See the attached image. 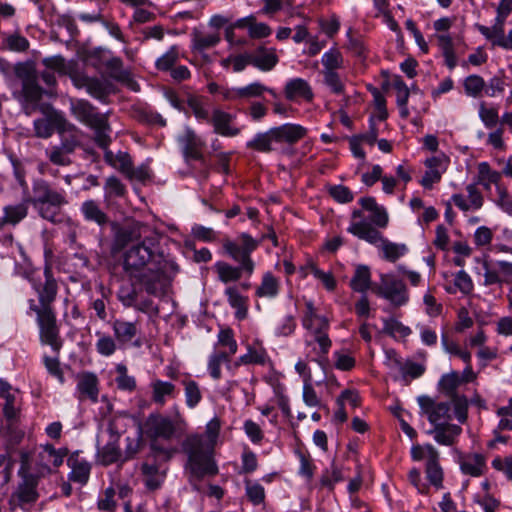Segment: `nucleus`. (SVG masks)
I'll return each mask as SVG.
<instances>
[{
	"instance_id": "1",
	"label": "nucleus",
	"mask_w": 512,
	"mask_h": 512,
	"mask_svg": "<svg viewBox=\"0 0 512 512\" xmlns=\"http://www.w3.org/2000/svg\"><path fill=\"white\" fill-rule=\"evenodd\" d=\"M159 237L145 236L141 242L131 245L123 254V269L130 278L137 279L144 290L154 296L165 292V260L158 250Z\"/></svg>"
},
{
	"instance_id": "2",
	"label": "nucleus",
	"mask_w": 512,
	"mask_h": 512,
	"mask_svg": "<svg viewBox=\"0 0 512 512\" xmlns=\"http://www.w3.org/2000/svg\"><path fill=\"white\" fill-rule=\"evenodd\" d=\"M220 431V421L212 419L206 425L207 440L202 435H190L182 443V449L188 460L185 469L188 480L196 491H201V481L205 477L218 474V467L213 460V449Z\"/></svg>"
},
{
	"instance_id": "3",
	"label": "nucleus",
	"mask_w": 512,
	"mask_h": 512,
	"mask_svg": "<svg viewBox=\"0 0 512 512\" xmlns=\"http://www.w3.org/2000/svg\"><path fill=\"white\" fill-rule=\"evenodd\" d=\"M184 420L177 415L175 419L161 414H150L144 424V432L150 439V450L155 460L169 461L175 450L166 448L158 443L159 439L170 441L181 435Z\"/></svg>"
},
{
	"instance_id": "4",
	"label": "nucleus",
	"mask_w": 512,
	"mask_h": 512,
	"mask_svg": "<svg viewBox=\"0 0 512 512\" xmlns=\"http://www.w3.org/2000/svg\"><path fill=\"white\" fill-rule=\"evenodd\" d=\"M41 218L51 222L62 221L61 209L68 204L65 194L55 190L49 182L44 179H35L32 183V194L27 198Z\"/></svg>"
},
{
	"instance_id": "5",
	"label": "nucleus",
	"mask_w": 512,
	"mask_h": 512,
	"mask_svg": "<svg viewBox=\"0 0 512 512\" xmlns=\"http://www.w3.org/2000/svg\"><path fill=\"white\" fill-rule=\"evenodd\" d=\"M71 112L75 118L94 130V141L100 148H107L111 143V127L108 115L99 113L87 100H76L71 103Z\"/></svg>"
},
{
	"instance_id": "6",
	"label": "nucleus",
	"mask_w": 512,
	"mask_h": 512,
	"mask_svg": "<svg viewBox=\"0 0 512 512\" xmlns=\"http://www.w3.org/2000/svg\"><path fill=\"white\" fill-rule=\"evenodd\" d=\"M18 475L21 478L16 490L12 493V500L19 506L33 504L39 498L37 486L39 479L38 473L31 471L30 456L26 452L20 454V469Z\"/></svg>"
},
{
	"instance_id": "7",
	"label": "nucleus",
	"mask_w": 512,
	"mask_h": 512,
	"mask_svg": "<svg viewBox=\"0 0 512 512\" xmlns=\"http://www.w3.org/2000/svg\"><path fill=\"white\" fill-rule=\"evenodd\" d=\"M258 244V241L253 239L249 234L242 233L237 241L226 240L223 247L235 261L242 264L244 271L248 274H252L254 263L250 254L257 248Z\"/></svg>"
},
{
	"instance_id": "8",
	"label": "nucleus",
	"mask_w": 512,
	"mask_h": 512,
	"mask_svg": "<svg viewBox=\"0 0 512 512\" xmlns=\"http://www.w3.org/2000/svg\"><path fill=\"white\" fill-rule=\"evenodd\" d=\"M31 310L37 315V322L40 328V338L44 344L50 345L53 350L59 351L62 342L59 337V328L56 323V316L53 309H38V306L31 301Z\"/></svg>"
},
{
	"instance_id": "9",
	"label": "nucleus",
	"mask_w": 512,
	"mask_h": 512,
	"mask_svg": "<svg viewBox=\"0 0 512 512\" xmlns=\"http://www.w3.org/2000/svg\"><path fill=\"white\" fill-rule=\"evenodd\" d=\"M32 287L38 295V309H52L58 293V283L53 276L52 269L46 265L42 275L30 279Z\"/></svg>"
},
{
	"instance_id": "10",
	"label": "nucleus",
	"mask_w": 512,
	"mask_h": 512,
	"mask_svg": "<svg viewBox=\"0 0 512 512\" xmlns=\"http://www.w3.org/2000/svg\"><path fill=\"white\" fill-rule=\"evenodd\" d=\"M372 290L376 295L387 299L397 307L406 304L409 298L403 281L387 274L381 275L380 284L373 287Z\"/></svg>"
},
{
	"instance_id": "11",
	"label": "nucleus",
	"mask_w": 512,
	"mask_h": 512,
	"mask_svg": "<svg viewBox=\"0 0 512 512\" xmlns=\"http://www.w3.org/2000/svg\"><path fill=\"white\" fill-rule=\"evenodd\" d=\"M71 80L77 88H85L94 98L104 101L112 91V83L106 79L89 77L85 73H71Z\"/></svg>"
},
{
	"instance_id": "12",
	"label": "nucleus",
	"mask_w": 512,
	"mask_h": 512,
	"mask_svg": "<svg viewBox=\"0 0 512 512\" xmlns=\"http://www.w3.org/2000/svg\"><path fill=\"white\" fill-rule=\"evenodd\" d=\"M421 413L426 415L431 424L440 425L449 423L452 419L450 414V403L435 402L427 395H421L417 398Z\"/></svg>"
},
{
	"instance_id": "13",
	"label": "nucleus",
	"mask_w": 512,
	"mask_h": 512,
	"mask_svg": "<svg viewBox=\"0 0 512 512\" xmlns=\"http://www.w3.org/2000/svg\"><path fill=\"white\" fill-rule=\"evenodd\" d=\"M68 454V449H55L53 445L41 446L36 457L35 472L38 476L45 477L51 473V466L59 467Z\"/></svg>"
},
{
	"instance_id": "14",
	"label": "nucleus",
	"mask_w": 512,
	"mask_h": 512,
	"mask_svg": "<svg viewBox=\"0 0 512 512\" xmlns=\"http://www.w3.org/2000/svg\"><path fill=\"white\" fill-rule=\"evenodd\" d=\"M148 226L139 222L119 228L114 237V249L121 250L129 244H136L142 241L145 236H151Z\"/></svg>"
},
{
	"instance_id": "15",
	"label": "nucleus",
	"mask_w": 512,
	"mask_h": 512,
	"mask_svg": "<svg viewBox=\"0 0 512 512\" xmlns=\"http://www.w3.org/2000/svg\"><path fill=\"white\" fill-rule=\"evenodd\" d=\"M16 75L22 80V91L27 101L38 102L42 97V88L37 81V75L31 67L19 64L15 69Z\"/></svg>"
},
{
	"instance_id": "16",
	"label": "nucleus",
	"mask_w": 512,
	"mask_h": 512,
	"mask_svg": "<svg viewBox=\"0 0 512 512\" xmlns=\"http://www.w3.org/2000/svg\"><path fill=\"white\" fill-rule=\"evenodd\" d=\"M57 132L60 136L57 145L69 154L72 155L81 146L82 132L62 117L57 119Z\"/></svg>"
},
{
	"instance_id": "17",
	"label": "nucleus",
	"mask_w": 512,
	"mask_h": 512,
	"mask_svg": "<svg viewBox=\"0 0 512 512\" xmlns=\"http://www.w3.org/2000/svg\"><path fill=\"white\" fill-rule=\"evenodd\" d=\"M178 141L182 146L183 155L187 162L190 160H204L201 151L204 143L191 128L186 127Z\"/></svg>"
},
{
	"instance_id": "18",
	"label": "nucleus",
	"mask_w": 512,
	"mask_h": 512,
	"mask_svg": "<svg viewBox=\"0 0 512 512\" xmlns=\"http://www.w3.org/2000/svg\"><path fill=\"white\" fill-rule=\"evenodd\" d=\"M107 432L110 435L109 441L105 444L101 450H99V456L101 463L104 465H110L116 462H122V453L118 447V441L120 434L117 432L116 427L113 423H109Z\"/></svg>"
},
{
	"instance_id": "19",
	"label": "nucleus",
	"mask_w": 512,
	"mask_h": 512,
	"mask_svg": "<svg viewBox=\"0 0 512 512\" xmlns=\"http://www.w3.org/2000/svg\"><path fill=\"white\" fill-rule=\"evenodd\" d=\"M234 118V115L216 109L208 122L212 123L215 133L225 137H235L240 134L241 129L232 125Z\"/></svg>"
},
{
	"instance_id": "20",
	"label": "nucleus",
	"mask_w": 512,
	"mask_h": 512,
	"mask_svg": "<svg viewBox=\"0 0 512 512\" xmlns=\"http://www.w3.org/2000/svg\"><path fill=\"white\" fill-rule=\"evenodd\" d=\"M271 129L274 135L275 144L286 143L292 145L306 135V129L298 124L287 123Z\"/></svg>"
},
{
	"instance_id": "21",
	"label": "nucleus",
	"mask_w": 512,
	"mask_h": 512,
	"mask_svg": "<svg viewBox=\"0 0 512 512\" xmlns=\"http://www.w3.org/2000/svg\"><path fill=\"white\" fill-rule=\"evenodd\" d=\"M427 448V462H426V477L437 489L443 486V470L439 464V453L434 446L426 444Z\"/></svg>"
},
{
	"instance_id": "22",
	"label": "nucleus",
	"mask_w": 512,
	"mask_h": 512,
	"mask_svg": "<svg viewBox=\"0 0 512 512\" xmlns=\"http://www.w3.org/2000/svg\"><path fill=\"white\" fill-rule=\"evenodd\" d=\"M160 462L162 461L159 459L155 460L151 453L148 456L147 461L141 466L145 486L151 491L158 489L164 480V474L159 472L158 463Z\"/></svg>"
},
{
	"instance_id": "23",
	"label": "nucleus",
	"mask_w": 512,
	"mask_h": 512,
	"mask_svg": "<svg viewBox=\"0 0 512 512\" xmlns=\"http://www.w3.org/2000/svg\"><path fill=\"white\" fill-rule=\"evenodd\" d=\"M77 390L79 399H89L92 402L98 401V380L93 373H83L78 376Z\"/></svg>"
},
{
	"instance_id": "24",
	"label": "nucleus",
	"mask_w": 512,
	"mask_h": 512,
	"mask_svg": "<svg viewBox=\"0 0 512 512\" xmlns=\"http://www.w3.org/2000/svg\"><path fill=\"white\" fill-rule=\"evenodd\" d=\"M285 97L293 101L302 98L306 101L313 99V92L308 82L302 78H295L288 81L284 88Z\"/></svg>"
},
{
	"instance_id": "25",
	"label": "nucleus",
	"mask_w": 512,
	"mask_h": 512,
	"mask_svg": "<svg viewBox=\"0 0 512 512\" xmlns=\"http://www.w3.org/2000/svg\"><path fill=\"white\" fill-rule=\"evenodd\" d=\"M348 232L371 244H377L383 241L382 234L372 224L366 221L351 223L348 227Z\"/></svg>"
},
{
	"instance_id": "26",
	"label": "nucleus",
	"mask_w": 512,
	"mask_h": 512,
	"mask_svg": "<svg viewBox=\"0 0 512 512\" xmlns=\"http://www.w3.org/2000/svg\"><path fill=\"white\" fill-rule=\"evenodd\" d=\"M80 211L84 219L104 227L110 222L109 216L101 209L95 200H86L81 204Z\"/></svg>"
},
{
	"instance_id": "27",
	"label": "nucleus",
	"mask_w": 512,
	"mask_h": 512,
	"mask_svg": "<svg viewBox=\"0 0 512 512\" xmlns=\"http://www.w3.org/2000/svg\"><path fill=\"white\" fill-rule=\"evenodd\" d=\"M462 429L460 426L450 423L435 425L433 430L428 431L434 435V439L438 444L451 446L455 442L457 436L460 435Z\"/></svg>"
},
{
	"instance_id": "28",
	"label": "nucleus",
	"mask_w": 512,
	"mask_h": 512,
	"mask_svg": "<svg viewBox=\"0 0 512 512\" xmlns=\"http://www.w3.org/2000/svg\"><path fill=\"white\" fill-rule=\"evenodd\" d=\"M28 202L27 199L24 202L7 205L3 208V216L0 218V228L5 224L17 225L28 215Z\"/></svg>"
},
{
	"instance_id": "29",
	"label": "nucleus",
	"mask_w": 512,
	"mask_h": 512,
	"mask_svg": "<svg viewBox=\"0 0 512 512\" xmlns=\"http://www.w3.org/2000/svg\"><path fill=\"white\" fill-rule=\"evenodd\" d=\"M67 463L72 469L70 473V480L80 484H85L89 479L91 470L90 464L84 460H80L78 452L72 454L68 458Z\"/></svg>"
},
{
	"instance_id": "30",
	"label": "nucleus",
	"mask_w": 512,
	"mask_h": 512,
	"mask_svg": "<svg viewBox=\"0 0 512 512\" xmlns=\"http://www.w3.org/2000/svg\"><path fill=\"white\" fill-rule=\"evenodd\" d=\"M278 63V57L273 49L260 47L251 54V65L262 71L272 70Z\"/></svg>"
},
{
	"instance_id": "31",
	"label": "nucleus",
	"mask_w": 512,
	"mask_h": 512,
	"mask_svg": "<svg viewBox=\"0 0 512 512\" xmlns=\"http://www.w3.org/2000/svg\"><path fill=\"white\" fill-rule=\"evenodd\" d=\"M112 329L116 340L120 344H126L138 334L137 322H129L117 319L112 324Z\"/></svg>"
},
{
	"instance_id": "32",
	"label": "nucleus",
	"mask_w": 512,
	"mask_h": 512,
	"mask_svg": "<svg viewBox=\"0 0 512 512\" xmlns=\"http://www.w3.org/2000/svg\"><path fill=\"white\" fill-rule=\"evenodd\" d=\"M460 468L464 474L472 477H478L483 474L485 458L483 455L478 453L469 454L461 459Z\"/></svg>"
},
{
	"instance_id": "33",
	"label": "nucleus",
	"mask_w": 512,
	"mask_h": 512,
	"mask_svg": "<svg viewBox=\"0 0 512 512\" xmlns=\"http://www.w3.org/2000/svg\"><path fill=\"white\" fill-rule=\"evenodd\" d=\"M274 135L270 128L266 132L257 133L254 138L246 143V147L261 153H270L275 148L273 147Z\"/></svg>"
},
{
	"instance_id": "34",
	"label": "nucleus",
	"mask_w": 512,
	"mask_h": 512,
	"mask_svg": "<svg viewBox=\"0 0 512 512\" xmlns=\"http://www.w3.org/2000/svg\"><path fill=\"white\" fill-rule=\"evenodd\" d=\"M351 288L360 293H365L371 288V273L366 265H359L350 281Z\"/></svg>"
},
{
	"instance_id": "35",
	"label": "nucleus",
	"mask_w": 512,
	"mask_h": 512,
	"mask_svg": "<svg viewBox=\"0 0 512 512\" xmlns=\"http://www.w3.org/2000/svg\"><path fill=\"white\" fill-rule=\"evenodd\" d=\"M42 64L49 70L56 71L62 75H68L71 78V73L78 72V69L72 63H67L65 58L61 55L46 57L42 60Z\"/></svg>"
},
{
	"instance_id": "36",
	"label": "nucleus",
	"mask_w": 512,
	"mask_h": 512,
	"mask_svg": "<svg viewBox=\"0 0 512 512\" xmlns=\"http://www.w3.org/2000/svg\"><path fill=\"white\" fill-rule=\"evenodd\" d=\"M507 16L498 14L495 18V23L492 27H487L481 24H475L476 29L491 43L504 34V24Z\"/></svg>"
},
{
	"instance_id": "37",
	"label": "nucleus",
	"mask_w": 512,
	"mask_h": 512,
	"mask_svg": "<svg viewBox=\"0 0 512 512\" xmlns=\"http://www.w3.org/2000/svg\"><path fill=\"white\" fill-rule=\"evenodd\" d=\"M0 396L5 399L3 412L8 420H14L17 417L18 409L15 405V396L11 393V386L4 381H0Z\"/></svg>"
},
{
	"instance_id": "38",
	"label": "nucleus",
	"mask_w": 512,
	"mask_h": 512,
	"mask_svg": "<svg viewBox=\"0 0 512 512\" xmlns=\"http://www.w3.org/2000/svg\"><path fill=\"white\" fill-rule=\"evenodd\" d=\"M152 399L155 403L163 405L167 397H173L175 385L167 382L156 380L152 383Z\"/></svg>"
},
{
	"instance_id": "39",
	"label": "nucleus",
	"mask_w": 512,
	"mask_h": 512,
	"mask_svg": "<svg viewBox=\"0 0 512 512\" xmlns=\"http://www.w3.org/2000/svg\"><path fill=\"white\" fill-rule=\"evenodd\" d=\"M279 290V282L278 280L271 274H264L260 286L256 289V295L258 297H268L273 298L278 294Z\"/></svg>"
},
{
	"instance_id": "40",
	"label": "nucleus",
	"mask_w": 512,
	"mask_h": 512,
	"mask_svg": "<svg viewBox=\"0 0 512 512\" xmlns=\"http://www.w3.org/2000/svg\"><path fill=\"white\" fill-rule=\"evenodd\" d=\"M399 370L402 380L409 384L411 380L421 377L425 372V366L413 361L399 362Z\"/></svg>"
},
{
	"instance_id": "41",
	"label": "nucleus",
	"mask_w": 512,
	"mask_h": 512,
	"mask_svg": "<svg viewBox=\"0 0 512 512\" xmlns=\"http://www.w3.org/2000/svg\"><path fill=\"white\" fill-rule=\"evenodd\" d=\"M215 268L219 279L224 283L239 280L244 270L242 264L239 267H233L225 262L216 263Z\"/></svg>"
},
{
	"instance_id": "42",
	"label": "nucleus",
	"mask_w": 512,
	"mask_h": 512,
	"mask_svg": "<svg viewBox=\"0 0 512 512\" xmlns=\"http://www.w3.org/2000/svg\"><path fill=\"white\" fill-rule=\"evenodd\" d=\"M194 48L203 51L214 47L219 41L220 37L218 33H203L198 30H194L192 33Z\"/></svg>"
},
{
	"instance_id": "43",
	"label": "nucleus",
	"mask_w": 512,
	"mask_h": 512,
	"mask_svg": "<svg viewBox=\"0 0 512 512\" xmlns=\"http://www.w3.org/2000/svg\"><path fill=\"white\" fill-rule=\"evenodd\" d=\"M225 294L228 297L229 304L237 309L236 317L243 319L247 314L246 299L238 292L235 287H228L225 290Z\"/></svg>"
},
{
	"instance_id": "44",
	"label": "nucleus",
	"mask_w": 512,
	"mask_h": 512,
	"mask_svg": "<svg viewBox=\"0 0 512 512\" xmlns=\"http://www.w3.org/2000/svg\"><path fill=\"white\" fill-rule=\"evenodd\" d=\"M46 158L57 166H69L72 164L71 154L64 151L58 145H52L45 150Z\"/></svg>"
},
{
	"instance_id": "45",
	"label": "nucleus",
	"mask_w": 512,
	"mask_h": 512,
	"mask_svg": "<svg viewBox=\"0 0 512 512\" xmlns=\"http://www.w3.org/2000/svg\"><path fill=\"white\" fill-rule=\"evenodd\" d=\"M462 379L459 376V373L456 371H452L448 374H444L439 381V388L442 392H444L447 396L452 397L453 395H458L456 393V389L461 384Z\"/></svg>"
},
{
	"instance_id": "46",
	"label": "nucleus",
	"mask_w": 512,
	"mask_h": 512,
	"mask_svg": "<svg viewBox=\"0 0 512 512\" xmlns=\"http://www.w3.org/2000/svg\"><path fill=\"white\" fill-rule=\"evenodd\" d=\"M264 92H269L272 96L276 97V93L273 89H270L259 82H254L245 87L238 88L240 99L257 98Z\"/></svg>"
},
{
	"instance_id": "47",
	"label": "nucleus",
	"mask_w": 512,
	"mask_h": 512,
	"mask_svg": "<svg viewBox=\"0 0 512 512\" xmlns=\"http://www.w3.org/2000/svg\"><path fill=\"white\" fill-rule=\"evenodd\" d=\"M381 243L384 258L391 262H395L407 251V248L404 244L392 243L384 238L383 241H381Z\"/></svg>"
},
{
	"instance_id": "48",
	"label": "nucleus",
	"mask_w": 512,
	"mask_h": 512,
	"mask_svg": "<svg viewBox=\"0 0 512 512\" xmlns=\"http://www.w3.org/2000/svg\"><path fill=\"white\" fill-rule=\"evenodd\" d=\"M116 372L118 376L115 378L117 387L121 390L132 391L136 387V381L134 377L127 374V367L124 364H118L116 366Z\"/></svg>"
},
{
	"instance_id": "49",
	"label": "nucleus",
	"mask_w": 512,
	"mask_h": 512,
	"mask_svg": "<svg viewBox=\"0 0 512 512\" xmlns=\"http://www.w3.org/2000/svg\"><path fill=\"white\" fill-rule=\"evenodd\" d=\"M485 88V81L479 75H470L464 80V89L467 95L479 97Z\"/></svg>"
},
{
	"instance_id": "50",
	"label": "nucleus",
	"mask_w": 512,
	"mask_h": 512,
	"mask_svg": "<svg viewBox=\"0 0 512 512\" xmlns=\"http://www.w3.org/2000/svg\"><path fill=\"white\" fill-rule=\"evenodd\" d=\"M185 387L186 404L190 408H194L202 399L201 391L198 384L193 380L183 381Z\"/></svg>"
},
{
	"instance_id": "51",
	"label": "nucleus",
	"mask_w": 512,
	"mask_h": 512,
	"mask_svg": "<svg viewBox=\"0 0 512 512\" xmlns=\"http://www.w3.org/2000/svg\"><path fill=\"white\" fill-rule=\"evenodd\" d=\"M321 61L324 66V71H335L336 69L341 68L343 65L342 55L337 50H330L325 52Z\"/></svg>"
},
{
	"instance_id": "52",
	"label": "nucleus",
	"mask_w": 512,
	"mask_h": 512,
	"mask_svg": "<svg viewBox=\"0 0 512 512\" xmlns=\"http://www.w3.org/2000/svg\"><path fill=\"white\" fill-rule=\"evenodd\" d=\"M501 173L495 170H492L490 165L487 162H481L478 164V179L488 182H493L496 188L500 184Z\"/></svg>"
},
{
	"instance_id": "53",
	"label": "nucleus",
	"mask_w": 512,
	"mask_h": 512,
	"mask_svg": "<svg viewBox=\"0 0 512 512\" xmlns=\"http://www.w3.org/2000/svg\"><path fill=\"white\" fill-rule=\"evenodd\" d=\"M454 412L457 420L464 423L467 420L468 400L464 395H453L451 397Z\"/></svg>"
},
{
	"instance_id": "54",
	"label": "nucleus",
	"mask_w": 512,
	"mask_h": 512,
	"mask_svg": "<svg viewBox=\"0 0 512 512\" xmlns=\"http://www.w3.org/2000/svg\"><path fill=\"white\" fill-rule=\"evenodd\" d=\"M303 401L307 406L316 407L321 405L315 389L311 384V375H307L303 385Z\"/></svg>"
},
{
	"instance_id": "55",
	"label": "nucleus",
	"mask_w": 512,
	"mask_h": 512,
	"mask_svg": "<svg viewBox=\"0 0 512 512\" xmlns=\"http://www.w3.org/2000/svg\"><path fill=\"white\" fill-rule=\"evenodd\" d=\"M328 192L339 203H349L353 200V193L348 187L343 185L329 186Z\"/></svg>"
},
{
	"instance_id": "56",
	"label": "nucleus",
	"mask_w": 512,
	"mask_h": 512,
	"mask_svg": "<svg viewBox=\"0 0 512 512\" xmlns=\"http://www.w3.org/2000/svg\"><path fill=\"white\" fill-rule=\"evenodd\" d=\"M246 494L248 499L254 504L259 505L265 499V491L262 485L246 481Z\"/></svg>"
},
{
	"instance_id": "57",
	"label": "nucleus",
	"mask_w": 512,
	"mask_h": 512,
	"mask_svg": "<svg viewBox=\"0 0 512 512\" xmlns=\"http://www.w3.org/2000/svg\"><path fill=\"white\" fill-rule=\"evenodd\" d=\"M496 203L503 211L512 215V195L509 194L507 188L503 185H498L496 191Z\"/></svg>"
},
{
	"instance_id": "58",
	"label": "nucleus",
	"mask_w": 512,
	"mask_h": 512,
	"mask_svg": "<svg viewBox=\"0 0 512 512\" xmlns=\"http://www.w3.org/2000/svg\"><path fill=\"white\" fill-rule=\"evenodd\" d=\"M187 104H188L189 108L192 110L194 116L198 120L209 121V119H210L209 112L204 107L200 98L195 97V96H189V98L187 100Z\"/></svg>"
},
{
	"instance_id": "59",
	"label": "nucleus",
	"mask_w": 512,
	"mask_h": 512,
	"mask_svg": "<svg viewBox=\"0 0 512 512\" xmlns=\"http://www.w3.org/2000/svg\"><path fill=\"white\" fill-rule=\"evenodd\" d=\"M114 168L121 171L123 174L127 175L129 178H132L133 175V165L131 157L128 153L119 152L116 154V161L113 166Z\"/></svg>"
},
{
	"instance_id": "60",
	"label": "nucleus",
	"mask_w": 512,
	"mask_h": 512,
	"mask_svg": "<svg viewBox=\"0 0 512 512\" xmlns=\"http://www.w3.org/2000/svg\"><path fill=\"white\" fill-rule=\"evenodd\" d=\"M14 461L5 454L0 455V485H6L12 475Z\"/></svg>"
},
{
	"instance_id": "61",
	"label": "nucleus",
	"mask_w": 512,
	"mask_h": 512,
	"mask_svg": "<svg viewBox=\"0 0 512 512\" xmlns=\"http://www.w3.org/2000/svg\"><path fill=\"white\" fill-rule=\"evenodd\" d=\"M178 59V51L175 47H171L163 56L156 61V67L159 70H171Z\"/></svg>"
},
{
	"instance_id": "62",
	"label": "nucleus",
	"mask_w": 512,
	"mask_h": 512,
	"mask_svg": "<svg viewBox=\"0 0 512 512\" xmlns=\"http://www.w3.org/2000/svg\"><path fill=\"white\" fill-rule=\"evenodd\" d=\"M118 298L125 307H135L138 301V291L134 287H122L118 292Z\"/></svg>"
},
{
	"instance_id": "63",
	"label": "nucleus",
	"mask_w": 512,
	"mask_h": 512,
	"mask_svg": "<svg viewBox=\"0 0 512 512\" xmlns=\"http://www.w3.org/2000/svg\"><path fill=\"white\" fill-rule=\"evenodd\" d=\"M218 344L229 349V354L237 352V343L233 336V331L229 328L220 330L218 334Z\"/></svg>"
},
{
	"instance_id": "64",
	"label": "nucleus",
	"mask_w": 512,
	"mask_h": 512,
	"mask_svg": "<svg viewBox=\"0 0 512 512\" xmlns=\"http://www.w3.org/2000/svg\"><path fill=\"white\" fill-rule=\"evenodd\" d=\"M97 352L103 356H110L116 350L115 340L106 335H102L96 343Z\"/></svg>"
}]
</instances>
